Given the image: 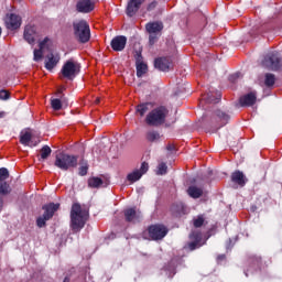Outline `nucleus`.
Listing matches in <instances>:
<instances>
[{
	"label": "nucleus",
	"mask_w": 282,
	"mask_h": 282,
	"mask_svg": "<svg viewBox=\"0 0 282 282\" xmlns=\"http://www.w3.org/2000/svg\"><path fill=\"white\" fill-rule=\"evenodd\" d=\"M89 219V210L84 209L79 203H74L70 209V228L73 232H80Z\"/></svg>",
	"instance_id": "nucleus-1"
},
{
	"label": "nucleus",
	"mask_w": 282,
	"mask_h": 282,
	"mask_svg": "<svg viewBox=\"0 0 282 282\" xmlns=\"http://www.w3.org/2000/svg\"><path fill=\"white\" fill-rule=\"evenodd\" d=\"M169 116V108L165 106H159L152 109L145 117V123L148 127H162L166 122Z\"/></svg>",
	"instance_id": "nucleus-2"
},
{
	"label": "nucleus",
	"mask_w": 282,
	"mask_h": 282,
	"mask_svg": "<svg viewBox=\"0 0 282 282\" xmlns=\"http://www.w3.org/2000/svg\"><path fill=\"white\" fill-rule=\"evenodd\" d=\"M230 122V116L228 112L221 110V109H216L214 110L210 120H209V126L212 127L210 129L206 128V131L208 133H217L221 127H226Z\"/></svg>",
	"instance_id": "nucleus-3"
},
{
	"label": "nucleus",
	"mask_w": 282,
	"mask_h": 282,
	"mask_svg": "<svg viewBox=\"0 0 282 282\" xmlns=\"http://www.w3.org/2000/svg\"><path fill=\"white\" fill-rule=\"evenodd\" d=\"M54 165L61 171H72L78 166V155L61 152L56 154Z\"/></svg>",
	"instance_id": "nucleus-4"
},
{
	"label": "nucleus",
	"mask_w": 282,
	"mask_h": 282,
	"mask_svg": "<svg viewBox=\"0 0 282 282\" xmlns=\"http://www.w3.org/2000/svg\"><path fill=\"white\" fill-rule=\"evenodd\" d=\"M73 30L78 43H89V40L91 39V30L89 29V23H87V21L79 20L74 22Z\"/></svg>",
	"instance_id": "nucleus-5"
},
{
	"label": "nucleus",
	"mask_w": 282,
	"mask_h": 282,
	"mask_svg": "<svg viewBox=\"0 0 282 282\" xmlns=\"http://www.w3.org/2000/svg\"><path fill=\"white\" fill-rule=\"evenodd\" d=\"M162 30H164V23L161 21L148 22L145 24V32L149 34V45H153L160 41V36H162Z\"/></svg>",
	"instance_id": "nucleus-6"
},
{
	"label": "nucleus",
	"mask_w": 282,
	"mask_h": 282,
	"mask_svg": "<svg viewBox=\"0 0 282 282\" xmlns=\"http://www.w3.org/2000/svg\"><path fill=\"white\" fill-rule=\"evenodd\" d=\"M79 73L80 64L74 62V59L66 61L61 69L62 76L67 78V80H74Z\"/></svg>",
	"instance_id": "nucleus-7"
},
{
	"label": "nucleus",
	"mask_w": 282,
	"mask_h": 282,
	"mask_svg": "<svg viewBox=\"0 0 282 282\" xmlns=\"http://www.w3.org/2000/svg\"><path fill=\"white\" fill-rule=\"evenodd\" d=\"M147 230L152 241H162L169 235V227L163 224L150 225Z\"/></svg>",
	"instance_id": "nucleus-8"
},
{
	"label": "nucleus",
	"mask_w": 282,
	"mask_h": 282,
	"mask_svg": "<svg viewBox=\"0 0 282 282\" xmlns=\"http://www.w3.org/2000/svg\"><path fill=\"white\" fill-rule=\"evenodd\" d=\"M262 66L267 67V69H272V72L281 69V55H279V52L273 51L268 53L262 59Z\"/></svg>",
	"instance_id": "nucleus-9"
},
{
	"label": "nucleus",
	"mask_w": 282,
	"mask_h": 282,
	"mask_svg": "<svg viewBox=\"0 0 282 282\" xmlns=\"http://www.w3.org/2000/svg\"><path fill=\"white\" fill-rule=\"evenodd\" d=\"M98 0H78L76 3V11L80 14H89L96 10V2Z\"/></svg>",
	"instance_id": "nucleus-10"
},
{
	"label": "nucleus",
	"mask_w": 282,
	"mask_h": 282,
	"mask_svg": "<svg viewBox=\"0 0 282 282\" xmlns=\"http://www.w3.org/2000/svg\"><path fill=\"white\" fill-rule=\"evenodd\" d=\"M111 50L113 52H123L127 47V36L124 35H117L110 42Z\"/></svg>",
	"instance_id": "nucleus-11"
},
{
	"label": "nucleus",
	"mask_w": 282,
	"mask_h": 282,
	"mask_svg": "<svg viewBox=\"0 0 282 282\" xmlns=\"http://www.w3.org/2000/svg\"><path fill=\"white\" fill-rule=\"evenodd\" d=\"M191 242L187 243L188 249L191 251L197 250V248H202V246L206 245V241L202 242V232L193 231L189 235Z\"/></svg>",
	"instance_id": "nucleus-12"
},
{
	"label": "nucleus",
	"mask_w": 282,
	"mask_h": 282,
	"mask_svg": "<svg viewBox=\"0 0 282 282\" xmlns=\"http://www.w3.org/2000/svg\"><path fill=\"white\" fill-rule=\"evenodd\" d=\"M144 1L147 0H130L126 9L127 17H135V14H138V10H140Z\"/></svg>",
	"instance_id": "nucleus-13"
},
{
	"label": "nucleus",
	"mask_w": 282,
	"mask_h": 282,
	"mask_svg": "<svg viewBox=\"0 0 282 282\" xmlns=\"http://www.w3.org/2000/svg\"><path fill=\"white\" fill-rule=\"evenodd\" d=\"M231 182L232 184H237V186H240V188H243V186L248 184V178L246 177V174H243V172L236 170L231 173Z\"/></svg>",
	"instance_id": "nucleus-14"
},
{
	"label": "nucleus",
	"mask_w": 282,
	"mask_h": 282,
	"mask_svg": "<svg viewBox=\"0 0 282 282\" xmlns=\"http://www.w3.org/2000/svg\"><path fill=\"white\" fill-rule=\"evenodd\" d=\"M241 107H252L257 102V91L248 93L239 99Z\"/></svg>",
	"instance_id": "nucleus-15"
},
{
	"label": "nucleus",
	"mask_w": 282,
	"mask_h": 282,
	"mask_svg": "<svg viewBox=\"0 0 282 282\" xmlns=\"http://www.w3.org/2000/svg\"><path fill=\"white\" fill-rule=\"evenodd\" d=\"M154 67L159 72H169L171 69V61L169 57H158L154 59Z\"/></svg>",
	"instance_id": "nucleus-16"
},
{
	"label": "nucleus",
	"mask_w": 282,
	"mask_h": 282,
	"mask_svg": "<svg viewBox=\"0 0 282 282\" xmlns=\"http://www.w3.org/2000/svg\"><path fill=\"white\" fill-rule=\"evenodd\" d=\"M58 208H61V204H58V203H56V204L50 203V204L43 205L42 206V210H44L43 216L46 219H52V217H54V213H56L58 210Z\"/></svg>",
	"instance_id": "nucleus-17"
},
{
	"label": "nucleus",
	"mask_w": 282,
	"mask_h": 282,
	"mask_svg": "<svg viewBox=\"0 0 282 282\" xmlns=\"http://www.w3.org/2000/svg\"><path fill=\"white\" fill-rule=\"evenodd\" d=\"M8 30H19L21 28V17L11 13L6 21Z\"/></svg>",
	"instance_id": "nucleus-18"
},
{
	"label": "nucleus",
	"mask_w": 282,
	"mask_h": 282,
	"mask_svg": "<svg viewBox=\"0 0 282 282\" xmlns=\"http://www.w3.org/2000/svg\"><path fill=\"white\" fill-rule=\"evenodd\" d=\"M59 61L61 56L54 55V53L48 54L45 59V69L52 72V69L58 65Z\"/></svg>",
	"instance_id": "nucleus-19"
},
{
	"label": "nucleus",
	"mask_w": 282,
	"mask_h": 282,
	"mask_svg": "<svg viewBox=\"0 0 282 282\" xmlns=\"http://www.w3.org/2000/svg\"><path fill=\"white\" fill-rule=\"evenodd\" d=\"M24 40L32 45L36 41V26L26 25L24 29Z\"/></svg>",
	"instance_id": "nucleus-20"
},
{
	"label": "nucleus",
	"mask_w": 282,
	"mask_h": 282,
	"mask_svg": "<svg viewBox=\"0 0 282 282\" xmlns=\"http://www.w3.org/2000/svg\"><path fill=\"white\" fill-rule=\"evenodd\" d=\"M221 100V93L216 91L215 94L208 93L206 95H203V101L207 102L208 105H217Z\"/></svg>",
	"instance_id": "nucleus-21"
},
{
	"label": "nucleus",
	"mask_w": 282,
	"mask_h": 282,
	"mask_svg": "<svg viewBox=\"0 0 282 282\" xmlns=\"http://www.w3.org/2000/svg\"><path fill=\"white\" fill-rule=\"evenodd\" d=\"M249 264L250 268L248 269V272H250L252 269L257 272V270H261V265H263V259L261 256H251L249 258Z\"/></svg>",
	"instance_id": "nucleus-22"
},
{
	"label": "nucleus",
	"mask_w": 282,
	"mask_h": 282,
	"mask_svg": "<svg viewBox=\"0 0 282 282\" xmlns=\"http://www.w3.org/2000/svg\"><path fill=\"white\" fill-rule=\"evenodd\" d=\"M187 194L189 197H193V199H199L204 195V189L197 187V186H189L187 188Z\"/></svg>",
	"instance_id": "nucleus-23"
},
{
	"label": "nucleus",
	"mask_w": 282,
	"mask_h": 282,
	"mask_svg": "<svg viewBox=\"0 0 282 282\" xmlns=\"http://www.w3.org/2000/svg\"><path fill=\"white\" fill-rule=\"evenodd\" d=\"M149 107H151V102H143V104H139L135 107V113L137 116H140L141 118H144V116L148 113L149 111Z\"/></svg>",
	"instance_id": "nucleus-24"
},
{
	"label": "nucleus",
	"mask_w": 282,
	"mask_h": 282,
	"mask_svg": "<svg viewBox=\"0 0 282 282\" xmlns=\"http://www.w3.org/2000/svg\"><path fill=\"white\" fill-rule=\"evenodd\" d=\"M123 215H124L126 221L128 223L135 221V219H138V212L135 210V207L126 209Z\"/></svg>",
	"instance_id": "nucleus-25"
},
{
	"label": "nucleus",
	"mask_w": 282,
	"mask_h": 282,
	"mask_svg": "<svg viewBox=\"0 0 282 282\" xmlns=\"http://www.w3.org/2000/svg\"><path fill=\"white\" fill-rule=\"evenodd\" d=\"M52 155V148L50 145H43L42 149L40 150V159L39 161H45L47 158Z\"/></svg>",
	"instance_id": "nucleus-26"
},
{
	"label": "nucleus",
	"mask_w": 282,
	"mask_h": 282,
	"mask_svg": "<svg viewBox=\"0 0 282 282\" xmlns=\"http://www.w3.org/2000/svg\"><path fill=\"white\" fill-rule=\"evenodd\" d=\"M12 193V187L7 181H0V195H10Z\"/></svg>",
	"instance_id": "nucleus-27"
},
{
	"label": "nucleus",
	"mask_w": 282,
	"mask_h": 282,
	"mask_svg": "<svg viewBox=\"0 0 282 282\" xmlns=\"http://www.w3.org/2000/svg\"><path fill=\"white\" fill-rule=\"evenodd\" d=\"M102 184H104L102 178H100L98 176H94L88 180L89 188H100V186H102Z\"/></svg>",
	"instance_id": "nucleus-28"
},
{
	"label": "nucleus",
	"mask_w": 282,
	"mask_h": 282,
	"mask_svg": "<svg viewBox=\"0 0 282 282\" xmlns=\"http://www.w3.org/2000/svg\"><path fill=\"white\" fill-rule=\"evenodd\" d=\"M30 142H32V132H21L20 143H22L23 147H29Z\"/></svg>",
	"instance_id": "nucleus-29"
},
{
	"label": "nucleus",
	"mask_w": 282,
	"mask_h": 282,
	"mask_svg": "<svg viewBox=\"0 0 282 282\" xmlns=\"http://www.w3.org/2000/svg\"><path fill=\"white\" fill-rule=\"evenodd\" d=\"M135 67L138 78H142V76L149 72V65H147V63L135 64Z\"/></svg>",
	"instance_id": "nucleus-30"
},
{
	"label": "nucleus",
	"mask_w": 282,
	"mask_h": 282,
	"mask_svg": "<svg viewBox=\"0 0 282 282\" xmlns=\"http://www.w3.org/2000/svg\"><path fill=\"white\" fill-rule=\"evenodd\" d=\"M160 138H161L160 132L155 130H150L145 134V140H148V142H158Z\"/></svg>",
	"instance_id": "nucleus-31"
},
{
	"label": "nucleus",
	"mask_w": 282,
	"mask_h": 282,
	"mask_svg": "<svg viewBox=\"0 0 282 282\" xmlns=\"http://www.w3.org/2000/svg\"><path fill=\"white\" fill-rule=\"evenodd\" d=\"M274 83H276V77L272 73L265 74L264 85L265 87H274Z\"/></svg>",
	"instance_id": "nucleus-32"
},
{
	"label": "nucleus",
	"mask_w": 282,
	"mask_h": 282,
	"mask_svg": "<svg viewBox=\"0 0 282 282\" xmlns=\"http://www.w3.org/2000/svg\"><path fill=\"white\" fill-rule=\"evenodd\" d=\"M142 177V173H140V170H135L132 173L128 174L127 180L128 182H138Z\"/></svg>",
	"instance_id": "nucleus-33"
},
{
	"label": "nucleus",
	"mask_w": 282,
	"mask_h": 282,
	"mask_svg": "<svg viewBox=\"0 0 282 282\" xmlns=\"http://www.w3.org/2000/svg\"><path fill=\"white\" fill-rule=\"evenodd\" d=\"M51 107L54 111H61L63 109V101L58 98L51 99Z\"/></svg>",
	"instance_id": "nucleus-34"
},
{
	"label": "nucleus",
	"mask_w": 282,
	"mask_h": 282,
	"mask_svg": "<svg viewBox=\"0 0 282 282\" xmlns=\"http://www.w3.org/2000/svg\"><path fill=\"white\" fill-rule=\"evenodd\" d=\"M169 173V166L166 163L162 162L158 166L156 175H166Z\"/></svg>",
	"instance_id": "nucleus-35"
},
{
	"label": "nucleus",
	"mask_w": 282,
	"mask_h": 282,
	"mask_svg": "<svg viewBox=\"0 0 282 282\" xmlns=\"http://www.w3.org/2000/svg\"><path fill=\"white\" fill-rule=\"evenodd\" d=\"M47 221H50V219L46 218V216H44V215L37 217V219H36L37 228H45Z\"/></svg>",
	"instance_id": "nucleus-36"
},
{
	"label": "nucleus",
	"mask_w": 282,
	"mask_h": 282,
	"mask_svg": "<svg viewBox=\"0 0 282 282\" xmlns=\"http://www.w3.org/2000/svg\"><path fill=\"white\" fill-rule=\"evenodd\" d=\"M135 65L144 63V57L142 56V50L135 51L134 53Z\"/></svg>",
	"instance_id": "nucleus-37"
},
{
	"label": "nucleus",
	"mask_w": 282,
	"mask_h": 282,
	"mask_svg": "<svg viewBox=\"0 0 282 282\" xmlns=\"http://www.w3.org/2000/svg\"><path fill=\"white\" fill-rule=\"evenodd\" d=\"M10 177V172L6 167L0 169V182H6Z\"/></svg>",
	"instance_id": "nucleus-38"
},
{
	"label": "nucleus",
	"mask_w": 282,
	"mask_h": 282,
	"mask_svg": "<svg viewBox=\"0 0 282 282\" xmlns=\"http://www.w3.org/2000/svg\"><path fill=\"white\" fill-rule=\"evenodd\" d=\"M204 216L199 215L194 219V228H202L204 226Z\"/></svg>",
	"instance_id": "nucleus-39"
},
{
	"label": "nucleus",
	"mask_w": 282,
	"mask_h": 282,
	"mask_svg": "<svg viewBox=\"0 0 282 282\" xmlns=\"http://www.w3.org/2000/svg\"><path fill=\"white\" fill-rule=\"evenodd\" d=\"M88 171H89V165L87 163H85L84 165L79 166L78 175H80V177H85V175H87Z\"/></svg>",
	"instance_id": "nucleus-40"
},
{
	"label": "nucleus",
	"mask_w": 282,
	"mask_h": 282,
	"mask_svg": "<svg viewBox=\"0 0 282 282\" xmlns=\"http://www.w3.org/2000/svg\"><path fill=\"white\" fill-rule=\"evenodd\" d=\"M34 57L33 61L39 62L41 58H43V48L34 50Z\"/></svg>",
	"instance_id": "nucleus-41"
},
{
	"label": "nucleus",
	"mask_w": 282,
	"mask_h": 282,
	"mask_svg": "<svg viewBox=\"0 0 282 282\" xmlns=\"http://www.w3.org/2000/svg\"><path fill=\"white\" fill-rule=\"evenodd\" d=\"M0 100H10V91L0 90Z\"/></svg>",
	"instance_id": "nucleus-42"
},
{
	"label": "nucleus",
	"mask_w": 282,
	"mask_h": 282,
	"mask_svg": "<svg viewBox=\"0 0 282 282\" xmlns=\"http://www.w3.org/2000/svg\"><path fill=\"white\" fill-rule=\"evenodd\" d=\"M155 8H158V1L153 0L152 2H150L147 7L148 12H153V10H155Z\"/></svg>",
	"instance_id": "nucleus-43"
},
{
	"label": "nucleus",
	"mask_w": 282,
	"mask_h": 282,
	"mask_svg": "<svg viewBox=\"0 0 282 282\" xmlns=\"http://www.w3.org/2000/svg\"><path fill=\"white\" fill-rule=\"evenodd\" d=\"M147 171H149V163L142 162L139 172L142 173V175H144V173H147Z\"/></svg>",
	"instance_id": "nucleus-44"
},
{
	"label": "nucleus",
	"mask_w": 282,
	"mask_h": 282,
	"mask_svg": "<svg viewBox=\"0 0 282 282\" xmlns=\"http://www.w3.org/2000/svg\"><path fill=\"white\" fill-rule=\"evenodd\" d=\"M48 42H50V37H45L43 41H41V42L39 43L40 50H44V48H45V45H47Z\"/></svg>",
	"instance_id": "nucleus-45"
},
{
	"label": "nucleus",
	"mask_w": 282,
	"mask_h": 282,
	"mask_svg": "<svg viewBox=\"0 0 282 282\" xmlns=\"http://www.w3.org/2000/svg\"><path fill=\"white\" fill-rule=\"evenodd\" d=\"M225 260H226V254H219L216 258V261H217L218 264L221 263Z\"/></svg>",
	"instance_id": "nucleus-46"
},
{
	"label": "nucleus",
	"mask_w": 282,
	"mask_h": 282,
	"mask_svg": "<svg viewBox=\"0 0 282 282\" xmlns=\"http://www.w3.org/2000/svg\"><path fill=\"white\" fill-rule=\"evenodd\" d=\"M166 149H167V151H175V145L170 143L166 145Z\"/></svg>",
	"instance_id": "nucleus-47"
},
{
	"label": "nucleus",
	"mask_w": 282,
	"mask_h": 282,
	"mask_svg": "<svg viewBox=\"0 0 282 282\" xmlns=\"http://www.w3.org/2000/svg\"><path fill=\"white\" fill-rule=\"evenodd\" d=\"M238 77H239V73H236L235 75L230 76V80H235V78H238Z\"/></svg>",
	"instance_id": "nucleus-48"
},
{
	"label": "nucleus",
	"mask_w": 282,
	"mask_h": 282,
	"mask_svg": "<svg viewBox=\"0 0 282 282\" xmlns=\"http://www.w3.org/2000/svg\"><path fill=\"white\" fill-rule=\"evenodd\" d=\"M3 210V198L0 197V213Z\"/></svg>",
	"instance_id": "nucleus-49"
},
{
	"label": "nucleus",
	"mask_w": 282,
	"mask_h": 282,
	"mask_svg": "<svg viewBox=\"0 0 282 282\" xmlns=\"http://www.w3.org/2000/svg\"><path fill=\"white\" fill-rule=\"evenodd\" d=\"M6 117V112L4 111H0V118H4Z\"/></svg>",
	"instance_id": "nucleus-50"
},
{
	"label": "nucleus",
	"mask_w": 282,
	"mask_h": 282,
	"mask_svg": "<svg viewBox=\"0 0 282 282\" xmlns=\"http://www.w3.org/2000/svg\"><path fill=\"white\" fill-rule=\"evenodd\" d=\"M63 282H69V278H65Z\"/></svg>",
	"instance_id": "nucleus-51"
},
{
	"label": "nucleus",
	"mask_w": 282,
	"mask_h": 282,
	"mask_svg": "<svg viewBox=\"0 0 282 282\" xmlns=\"http://www.w3.org/2000/svg\"><path fill=\"white\" fill-rule=\"evenodd\" d=\"M61 100L65 101V98H63V96H59Z\"/></svg>",
	"instance_id": "nucleus-52"
},
{
	"label": "nucleus",
	"mask_w": 282,
	"mask_h": 282,
	"mask_svg": "<svg viewBox=\"0 0 282 282\" xmlns=\"http://www.w3.org/2000/svg\"><path fill=\"white\" fill-rule=\"evenodd\" d=\"M57 94H63V91H62V90H58Z\"/></svg>",
	"instance_id": "nucleus-53"
},
{
	"label": "nucleus",
	"mask_w": 282,
	"mask_h": 282,
	"mask_svg": "<svg viewBox=\"0 0 282 282\" xmlns=\"http://www.w3.org/2000/svg\"><path fill=\"white\" fill-rule=\"evenodd\" d=\"M246 276H248V272H245Z\"/></svg>",
	"instance_id": "nucleus-54"
},
{
	"label": "nucleus",
	"mask_w": 282,
	"mask_h": 282,
	"mask_svg": "<svg viewBox=\"0 0 282 282\" xmlns=\"http://www.w3.org/2000/svg\"><path fill=\"white\" fill-rule=\"evenodd\" d=\"M0 35H1V28H0Z\"/></svg>",
	"instance_id": "nucleus-55"
},
{
	"label": "nucleus",
	"mask_w": 282,
	"mask_h": 282,
	"mask_svg": "<svg viewBox=\"0 0 282 282\" xmlns=\"http://www.w3.org/2000/svg\"><path fill=\"white\" fill-rule=\"evenodd\" d=\"M18 1H21V0H18Z\"/></svg>",
	"instance_id": "nucleus-56"
}]
</instances>
